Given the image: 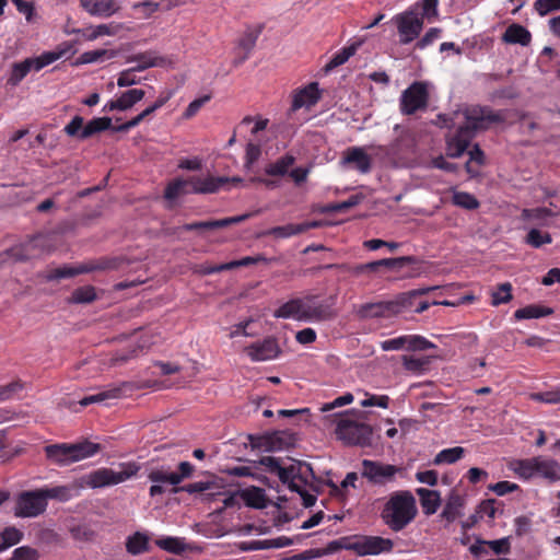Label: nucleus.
Returning <instances> with one entry per match:
<instances>
[{
  "mask_svg": "<svg viewBox=\"0 0 560 560\" xmlns=\"http://www.w3.org/2000/svg\"><path fill=\"white\" fill-rule=\"evenodd\" d=\"M502 120L499 113L487 106H468L451 115L440 114L438 116L440 127L453 128L459 124L455 133L446 138V155L452 159L462 156L477 131L486 130L490 125Z\"/></svg>",
  "mask_w": 560,
  "mask_h": 560,
  "instance_id": "obj_1",
  "label": "nucleus"
},
{
  "mask_svg": "<svg viewBox=\"0 0 560 560\" xmlns=\"http://www.w3.org/2000/svg\"><path fill=\"white\" fill-rule=\"evenodd\" d=\"M416 499L411 492H394L381 512V518L394 532L402 530L417 515Z\"/></svg>",
  "mask_w": 560,
  "mask_h": 560,
  "instance_id": "obj_2",
  "label": "nucleus"
},
{
  "mask_svg": "<svg viewBox=\"0 0 560 560\" xmlns=\"http://www.w3.org/2000/svg\"><path fill=\"white\" fill-rule=\"evenodd\" d=\"M509 467L523 479L541 477L551 483L560 480V464L552 458L536 456L526 459H514Z\"/></svg>",
  "mask_w": 560,
  "mask_h": 560,
  "instance_id": "obj_3",
  "label": "nucleus"
},
{
  "mask_svg": "<svg viewBox=\"0 0 560 560\" xmlns=\"http://www.w3.org/2000/svg\"><path fill=\"white\" fill-rule=\"evenodd\" d=\"M362 416L363 413L359 410L339 415L336 427L338 439L350 445H371L373 430L370 424L360 421Z\"/></svg>",
  "mask_w": 560,
  "mask_h": 560,
  "instance_id": "obj_4",
  "label": "nucleus"
},
{
  "mask_svg": "<svg viewBox=\"0 0 560 560\" xmlns=\"http://www.w3.org/2000/svg\"><path fill=\"white\" fill-rule=\"evenodd\" d=\"M98 451L100 444L89 441L75 444H51L45 447L47 458L59 466H67L91 457Z\"/></svg>",
  "mask_w": 560,
  "mask_h": 560,
  "instance_id": "obj_5",
  "label": "nucleus"
},
{
  "mask_svg": "<svg viewBox=\"0 0 560 560\" xmlns=\"http://www.w3.org/2000/svg\"><path fill=\"white\" fill-rule=\"evenodd\" d=\"M140 466L136 463L121 464L118 471L110 468H100L86 476V486L95 489L118 485L137 475Z\"/></svg>",
  "mask_w": 560,
  "mask_h": 560,
  "instance_id": "obj_6",
  "label": "nucleus"
},
{
  "mask_svg": "<svg viewBox=\"0 0 560 560\" xmlns=\"http://www.w3.org/2000/svg\"><path fill=\"white\" fill-rule=\"evenodd\" d=\"M433 85L428 81H416L402 91L399 106L404 115H413L427 109L430 101V90Z\"/></svg>",
  "mask_w": 560,
  "mask_h": 560,
  "instance_id": "obj_7",
  "label": "nucleus"
},
{
  "mask_svg": "<svg viewBox=\"0 0 560 560\" xmlns=\"http://www.w3.org/2000/svg\"><path fill=\"white\" fill-rule=\"evenodd\" d=\"M248 440L252 448L264 452H280L294 446L296 438L290 431H275L265 434H249Z\"/></svg>",
  "mask_w": 560,
  "mask_h": 560,
  "instance_id": "obj_8",
  "label": "nucleus"
},
{
  "mask_svg": "<svg viewBox=\"0 0 560 560\" xmlns=\"http://www.w3.org/2000/svg\"><path fill=\"white\" fill-rule=\"evenodd\" d=\"M110 128V117L93 118L84 125V118L77 115L65 126L63 131L69 137L78 140H85Z\"/></svg>",
  "mask_w": 560,
  "mask_h": 560,
  "instance_id": "obj_9",
  "label": "nucleus"
},
{
  "mask_svg": "<svg viewBox=\"0 0 560 560\" xmlns=\"http://www.w3.org/2000/svg\"><path fill=\"white\" fill-rule=\"evenodd\" d=\"M47 501L40 489L21 492L15 502L14 515L16 517H36L46 511Z\"/></svg>",
  "mask_w": 560,
  "mask_h": 560,
  "instance_id": "obj_10",
  "label": "nucleus"
},
{
  "mask_svg": "<svg viewBox=\"0 0 560 560\" xmlns=\"http://www.w3.org/2000/svg\"><path fill=\"white\" fill-rule=\"evenodd\" d=\"M393 21L395 22L400 44H409L416 39L423 26V19L419 15L418 11L410 9L400 14H397Z\"/></svg>",
  "mask_w": 560,
  "mask_h": 560,
  "instance_id": "obj_11",
  "label": "nucleus"
},
{
  "mask_svg": "<svg viewBox=\"0 0 560 560\" xmlns=\"http://www.w3.org/2000/svg\"><path fill=\"white\" fill-rule=\"evenodd\" d=\"M401 469L389 464L381 462L363 459L362 462V477L366 478L374 485H386L395 479V476Z\"/></svg>",
  "mask_w": 560,
  "mask_h": 560,
  "instance_id": "obj_12",
  "label": "nucleus"
},
{
  "mask_svg": "<svg viewBox=\"0 0 560 560\" xmlns=\"http://www.w3.org/2000/svg\"><path fill=\"white\" fill-rule=\"evenodd\" d=\"M358 545V556H375L382 552H390L394 548L392 539L380 536L359 535Z\"/></svg>",
  "mask_w": 560,
  "mask_h": 560,
  "instance_id": "obj_13",
  "label": "nucleus"
},
{
  "mask_svg": "<svg viewBox=\"0 0 560 560\" xmlns=\"http://www.w3.org/2000/svg\"><path fill=\"white\" fill-rule=\"evenodd\" d=\"M148 479L154 483L149 490L152 498L165 492V489L161 483L176 486V481L178 480V478L175 477V471L171 470L170 466L164 465L151 468L148 474Z\"/></svg>",
  "mask_w": 560,
  "mask_h": 560,
  "instance_id": "obj_14",
  "label": "nucleus"
},
{
  "mask_svg": "<svg viewBox=\"0 0 560 560\" xmlns=\"http://www.w3.org/2000/svg\"><path fill=\"white\" fill-rule=\"evenodd\" d=\"M245 351L253 361H268L279 355L280 348L277 340L269 337L261 342L252 343Z\"/></svg>",
  "mask_w": 560,
  "mask_h": 560,
  "instance_id": "obj_15",
  "label": "nucleus"
},
{
  "mask_svg": "<svg viewBox=\"0 0 560 560\" xmlns=\"http://www.w3.org/2000/svg\"><path fill=\"white\" fill-rule=\"evenodd\" d=\"M250 217H252V213H244L241 215L224 218V219H220V220L192 222V223L184 224L180 229L184 231H195V230L210 231V230L222 229V228L230 226L232 224L241 223Z\"/></svg>",
  "mask_w": 560,
  "mask_h": 560,
  "instance_id": "obj_16",
  "label": "nucleus"
},
{
  "mask_svg": "<svg viewBox=\"0 0 560 560\" xmlns=\"http://www.w3.org/2000/svg\"><path fill=\"white\" fill-rule=\"evenodd\" d=\"M320 98V92L317 82H312L305 88L296 91L293 95L291 110L295 112L302 107L310 108Z\"/></svg>",
  "mask_w": 560,
  "mask_h": 560,
  "instance_id": "obj_17",
  "label": "nucleus"
},
{
  "mask_svg": "<svg viewBox=\"0 0 560 560\" xmlns=\"http://www.w3.org/2000/svg\"><path fill=\"white\" fill-rule=\"evenodd\" d=\"M322 224L318 221L303 222L299 224H287L275 226L264 233L266 236H273L275 238H288L307 232L311 229L319 228Z\"/></svg>",
  "mask_w": 560,
  "mask_h": 560,
  "instance_id": "obj_18",
  "label": "nucleus"
},
{
  "mask_svg": "<svg viewBox=\"0 0 560 560\" xmlns=\"http://www.w3.org/2000/svg\"><path fill=\"white\" fill-rule=\"evenodd\" d=\"M357 315L361 319L392 317L394 316L392 301L362 304L358 307Z\"/></svg>",
  "mask_w": 560,
  "mask_h": 560,
  "instance_id": "obj_19",
  "label": "nucleus"
},
{
  "mask_svg": "<svg viewBox=\"0 0 560 560\" xmlns=\"http://www.w3.org/2000/svg\"><path fill=\"white\" fill-rule=\"evenodd\" d=\"M311 302L312 299L304 303V314L302 315L303 322H325L336 317V312L329 304H312Z\"/></svg>",
  "mask_w": 560,
  "mask_h": 560,
  "instance_id": "obj_20",
  "label": "nucleus"
},
{
  "mask_svg": "<svg viewBox=\"0 0 560 560\" xmlns=\"http://www.w3.org/2000/svg\"><path fill=\"white\" fill-rule=\"evenodd\" d=\"M80 4L89 14L101 18L112 16L119 9L115 0H80Z\"/></svg>",
  "mask_w": 560,
  "mask_h": 560,
  "instance_id": "obj_21",
  "label": "nucleus"
},
{
  "mask_svg": "<svg viewBox=\"0 0 560 560\" xmlns=\"http://www.w3.org/2000/svg\"><path fill=\"white\" fill-rule=\"evenodd\" d=\"M145 95L141 89H131L124 92L117 100L110 101L105 105L107 110H128L135 104L140 102Z\"/></svg>",
  "mask_w": 560,
  "mask_h": 560,
  "instance_id": "obj_22",
  "label": "nucleus"
},
{
  "mask_svg": "<svg viewBox=\"0 0 560 560\" xmlns=\"http://www.w3.org/2000/svg\"><path fill=\"white\" fill-rule=\"evenodd\" d=\"M342 164H354L360 173H369L372 167V160L360 147L349 148L341 161Z\"/></svg>",
  "mask_w": 560,
  "mask_h": 560,
  "instance_id": "obj_23",
  "label": "nucleus"
},
{
  "mask_svg": "<svg viewBox=\"0 0 560 560\" xmlns=\"http://www.w3.org/2000/svg\"><path fill=\"white\" fill-rule=\"evenodd\" d=\"M127 387H130V384L126 382L118 386H108L104 390L83 397L79 404L82 407H86L91 404L103 402L108 399H117L122 396L124 389Z\"/></svg>",
  "mask_w": 560,
  "mask_h": 560,
  "instance_id": "obj_24",
  "label": "nucleus"
},
{
  "mask_svg": "<svg viewBox=\"0 0 560 560\" xmlns=\"http://www.w3.org/2000/svg\"><path fill=\"white\" fill-rule=\"evenodd\" d=\"M130 61H136L133 70L143 71L151 67H166L171 65L167 57L160 56L154 51H145L131 57Z\"/></svg>",
  "mask_w": 560,
  "mask_h": 560,
  "instance_id": "obj_25",
  "label": "nucleus"
},
{
  "mask_svg": "<svg viewBox=\"0 0 560 560\" xmlns=\"http://www.w3.org/2000/svg\"><path fill=\"white\" fill-rule=\"evenodd\" d=\"M502 40L506 44H518L528 46L532 42L530 32L521 24L513 23L506 27L502 35Z\"/></svg>",
  "mask_w": 560,
  "mask_h": 560,
  "instance_id": "obj_26",
  "label": "nucleus"
},
{
  "mask_svg": "<svg viewBox=\"0 0 560 560\" xmlns=\"http://www.w3.org/2000/svg\"><path fill=\"white\" fill-rule=\"evenodd\" d=\"M302 462L292 459V463L289 466H282V470L280 474V481L283 485H287L291 491H300L299 479L303 475L301 471Z\"/></svg>",
  "mask_w": 560,
  "mask_h": 560,
  "instance_id": "obj_27",
  "label": "nucleus"
},
{
  "mask_svg": "<svg viewBox=\"0 0 560 560\" xmlns=\"http://www.w3.org/2000/svg\"><path fill=\"white\" fill-rule=\"evenodd\" d=\"M464 505V498L457 492L452 491L446 500V503L440 516L446 520L447 523H452L457 517L462 516Z\"/></svg>",
  "mask_w": 560,
  "mask_h": 560,
  "instance_id": "obj_28",
  "label": "nucleus"
},
{
  "mask_svg": "<svg viewBox=\"0 0 560 560\" xmlns=\"http://www.w3.org/2000/svg\"><path fill=\"white\" fill-rule=\"evenodd\" d=\"M238 495L249 508L261 510L267 506V498L262 488L252 486L240 490Z\"/></svg>",
  "mask_w": 560,
  "mask_h": 560,
  "instance_id": "obj_29",
  "label": "nucleus"
},
{
  "mask_svg": "<svg viewBox=\"0 0 560 560\" xmlns=\"http://www.w3.org/2000/svg\"><path fill=\"white\" fill-rule=\"evenodd\" d=\"M416 493L420 499V504L425 515H432L438 511L441 504V497L439 491L429 490L427 488H418Z\"/></svg>",
  "mask_w": 560,
  "mask_h": 560,
  "instance_id": "obj_30",
  "label": "nucleus"
},
{
  "mask_svg": "<svg viewBox=\"0 0 560 560\" xmlns=\"http://www.w3.org/2000/svg\"><path fill=\"white\" fill-rule=\"evenodd\" d=\"M155 545L162 550H165L174 555H182L185 551H191L197 549L196 547H192L191 545L187 544L184 538L172 536L156 539Z\"/></svg>",
  "mask_w": 560,
  "mask_h": 560,
  "instance_id": "obj_31",
  "label": "nucleus"
},
{
  "mask_svg": "<svg viewBox=\"0 0 560 560\" xmlns=\"http://www.w3.org/2000/svg\"><path fill=\"white\" fill-rule=\"evenodd\" d=\"M560 215V209L552 210L546 207H538L533 209H523L521 218L524 221H536L541 226H548L547 219L550 217Z\"/></svg>",
  "mask_w": 560,
  "mask_h": 560,
  "instance_id": "obj_32",
  "label": "nucleus"
},
{
  "mask_svg": "<svg viewBox=\"0 0 560 560\" xmlns=\"http://www.w3.org/2000/svg\"><path fill=\"white\" fill-rule=\"evenodd\" d=\"M122 262L124 260L120 257H102L82 264V267L84 273L93 271H109L118 269Z\"/></svg>",
  "mask_w": 560,
  "mask_h": 560,
  "instance_id": "obj_33",
  "label": "nucleus"
},
{
  "mask_svg": "<svg viewBox=\"0 0 560 560\" xmlns=\"http://www.w3.org/2000/svg\"><path fill=\"white\" fill-rule=\"evenodd\" d=\"M126 550L132 556H138L150 550V538L145 533L136 532L126 539Z\"/></svg>",
  "mask_w": 560,
  "mask_h": 560,
  "instance_id": "obj_34",
  "label": "nucleus"
},
{
  "mask_svg": "<svg viewBox=\"0 0 560 560\" xmlns=\"http://www.w3.org/2000/svg\"><path fill=\"white\" fill-rule=\"evenodd\" d=\"M305 301L301 299H293L281 305L273 314L277 318H295L303 320Z\"/></svg>",
  "mask_w": 560,
  "mask_h": 560,
  "instance_id": "obj_35",
  "label": "nucleus"
},
{
  "mask_svg": "<svg viewBox=\"0 0 560 560\" xmlns=\"http://www.w3.org/2000/svg\"><path fill=\"white\" fill-rule=\"evenodd\" d=\"M37 248L35 240H31L24 244L10 248L7 254L18 262L28 261L36 257Z\"/></svg>",
  "mask_w": 560,
  "mask_h": 560,
  "instance_id": "obj_36",
  "label": "nucleus"
},
{
  "mask_svg": "<svg viewBox=\"0 0 560 560\" xmlns=\"http://www.w3.org/2000/svg\"><path fill=\"white\" fill-rule=\"evenodd\" d=\"M551 314H553V310L551 307L542 306L539 304H530L525 307L516 310L514 313V317L517 320H522L546 317Z\"/></svg>",
  "mask_w": 560,
  "mask_h": 560,
  "instance_id": "obj_37",
  "label": "nucleus"
},
{
  "mask_svg": "<svg viewBox=\"0 0 560 560\" xmlns=\"http://www.w3.org/2000/svg\"><path fill=\"white\" fill-rule=\"evenodd\" d=\"M229 180L230 178L225 176L214 177L209 175L205 177L199 176V182H197V184L201 186L199 188V190H201V195H207L218 192L221 189V187Z\"/></svg>",
  "mask_w": 560,
  "mask_h": 560,
  "instance_id": "obj_38",
  "label": "nucleus"
},
{
  "mask_svg": "<svg viewBox=\"0 0 560 560\" xmlns=\"http://www.w3.org/2000/svg\"><path fill=\"white\" fill-rule=\"evenodd\" d=\"M97 298L96 290L93 285H84L77 288L68 302L72 304H89L95 301Z\"/></svg>",
  "mask_w": 560,
  "mask_h": 560,
  "instance_id": "obj_39",
  "label": "nucleus"
},
{
  "mask_svg": "<svg viewBox=\"0 0 560 560\" xmlns=\"http://www.w3.org/2000/svg\"><path fill=\"white\" fill-rule=\"evenodd\" d=\"M23 539V533L14 526L5 527L0 533V552L19 544Z\"/></svg>",
  "mask_w": 560,
  "mask_h": 560,
  "instance_id": "obj_40",
  "label": "nucleus"
},
{
  "mask_svg": "<svg viewBox=\"0 0 560 560\" xmlns=\"http://www.w3.org/2000/svg\"><path fill=\"white\" fill-rule=\"evenodd\" d=\"M465 454V448L462 446H455L451 448L442 450L436 454L433 459L435 465L441 464H454L459 460Z\"/></svg>",
  "mask_w": 560,
  "mask_h": 560,
  "instance_id": "obj_41",
  "label": "nucleus"
},
{
  "mask_svg": "<svg viewBox=\"0 0 560 560\" xmlns=\"http://www.w3.org/2000/svg\"><path fill=\"white\" fill-rule=\"evenodd\" d=\"M294 158L292 155H284L278 159L275 163H270L266 166L265 172L270 176H283L288 173L290 166L294 164Z\"/></svg>",
  "mask_w": 560,
  "mask_h": 560,
  "instance_id": "obj_42",
  "label": "nucleus"
},
{
  "mask_svg": "<svg viewBox=\"0 0 560 560\" xmlns=\"http://www.w3.org/2000/svg\"><path fill=\"white\" fill-rule=\"evenodd\" d=\"M416 298L411 291L398 294L392 300L393 313L397 315L404 311L415 310Z\"/></svg>",
  "mask_w": 560,
  "mask_h": 560,
  "instance_id": "obj_43",
  "label": "nucleus"
},
{
  "mask_svg": "<svg viewBox=\"0 0 560 560\" xmlns=\"http://www.w3.org/2000/svg\"><path fill=\"white\" fill-rule=\"evenodd\" d=\"M259 33H260V31H257V32L248 31L238 39L237 46L240 49H242L244 51V54L240 58V60L235 61V65H240L245 59H247L249 52L253 50V48L256 45V40L258 38Z\"/></svg>",
  "mask_w": 560,
  "mask_h": 560,
  "instance_id": "obj_44",
  "label": "nucleus"
},
{
  "mask_svg": "<svg viewBox=\"0 0 560 560\" xmlns=\"http://www.w3.org/2000/svg\"><path fill=\"white\" fill-rule=\"evenodd\" d=\"M357 48H358L357 45H351V46L342 48L325 66V71L329 72L332 69H335V68L343 65L345 62H347L349 60V58L355 54Z\"/></svg>",
  "mask_w": 560,
  "mask_h": 560,
  "instance_id": "obj_45",
  "label": "nucleus"
},
{
  "mask_svg": "<svg viewBox=\"0 0 560 560\" xmlns=\"http://www.w3.org/2000/svg\"><path fill=\"white\" fill-rule=\"evenodd\" d=\"M452 201L455 206L467 210H475L479 207L478 199L466 191H454Z\"/></svg>",
  "mask_w": 560,
  "mask_h": 560,
  "instance_id": "obj_46",
  "label": "nucleus"
},
{
  "mask_svg": "<svg viewBox=\"0 0 560 560\" xmlns=\"http://www.w3.org/2000/svg\"><path fill=\"white\" fill-rule=\"evenodd\" d=\"M430 362H431L430 357H421V358L407 357V355L402 357L404 368L407 371H410L413 373H422L423 371L427 370Z\"/></svg>",
  "mask_w": 560,
  "mask_h": 560,
  "instance_id": "obj_47",
  "label": "nucleus"
},
{
  "mask_svg": "<svg viewBox=\"0 0 560 560\" xmlns=\"http://www.w3.org/2000/svg\"><path fill=\"white\" fill-rule=\"evenodd\" d=\"M81 273H84L82 265H80L79 267L65 266V267L56 268V269L49 271L46 275V280L54 281V280H60V279H65V278H72V277L81 275Z\"/></svg>",
  "mask_w": 560,
  "mask_h": 560,
  "instance_id": "obj_48",
  "label": "nucleus"
},
{
  "mask_svg": "<svg viewBox=\"0 0 560 560\" xmlns=\"http://www.w3.org/2000/svg\"><path fill=\"white\" fill-rule=\"evenodd\" d=\"M31 71L28 62L25 60L12 65L11 74L8 79V84L18 85Z\"/></svg>",
  "mask_w": 560,
  "mask_h": 560,
  "instance_id": "obj_49",
  "label": "nucleus"
},
{
  "mask_svg": "<svg viewBox=\"0 0 560 560\" xmlns=\"http://www.w3.org/2000/svg\"><path fill=\"white\" fill-rule=\"evenodd\" d=\"M217 488L218 487L214 481L207 480L188 483L183 487H176L173 489V492L177 493L179 491H184L187 493H201Z\"/></svg>",
  "mask_w": 560,
  "mask_h": 560,
  "instance_id": "obj_50",
  "label": "nucleus"
},
{
  "mask_svg": "<svg viewBox=\"0 0 560 560\" xmlns=\"http://www.w3.org/2000/svg\"><path fill=\"white\" fill-rule=\"evenodd\" d=\"M525 242L534 248H539L545 244H550L552 237L549 233H542L538 229H530L526 235Z\"/></svg>",
  "mask_w": 560,
  "mask_h": 560,
  "instance_id": "obj_51",
  "label": "nucleus"
},
{
  "mask_svg": "<svg viewBox=\"0 0 560 560\" xmlns=\"http://www.w3.org/2000/svg\"><path fill=\"white\" fill-rule=\"evenodd\" d=\"M188 190L186 187L185 179L176 178L167 184L164 190V197L168 200H174L182 195H187Z\"/></svg>",
  "mask_w": 560,
  "mask_h": 560,
  "instance_id": "obj_52",
  "label": "nucleus"
},
{
  "mask_svg": "<svg viewBox=\"0 0 560 560\" xmlns=\"http://www.w3.org/2000/svg\"><path fill=\"white\" fill-rule=\"evenodd\" d=\"M512 284L510 282L501 283L497 291L492 293V305L498 306L512 300Z\"/></svg>",
  "mask_w": 560,
  "mask_h": 560,
  "instance_id": "obj_53",
  "label": "nucleus"
},
{
  "mask_svg": "<svg viewBox=\"0 0 560 560\" xmlns=\"http://www.w3.org/2000/svg\"><path fill=\"white\" fill-rule=\"evenodd\" d=\"M113 56H114V52H109L106 49L90 50V51H85V52L81 54L77 60V63H80V65L93 63V62L103 60L104 57L110 58Z\"/></svg>",
  "mask_w": 560,
  "mask_h": 560,
  "instance_id": "obj_54",
  "label": "nucleus"
},
{
  "mask_svg": "<svg viewBox=\"0 0 560 560\" xmlns=\"http://www.w3.org/2000/svg\"><path fill=\"white\" fill-rule=\"evenodd\" d=\"M70 50H71V46L68 44H65L63 46L57 47V49H55L52 51L43 52L39 56V59L46 67V66H49L52 62L57 61L58 59L65 57L68 52H70Z\"/></svg>",
  "mask_w": 560,
  "mask_h": 560,
  "instance_id": "obj_55",
  "label": "nucleus"
},
{
  "mask_svg": "<svg viewBox=\"0 0 560 560\" xmlns=\"http://www.w3.org/2000/svg\"><path fill=\"white\" fill-rule=\"evenodd\" d=\"M70 50H71V46L68 44H65L63 46L57 47V49H55L52 51L43 52L39 56V59L46 67V66H49L52 62L57 61L58 59L65 57L68 52H70Z\"/></svg>",
  "mask_w": 560,
  "mask_h": 560,
  "instance_id": "obj_56",
  "label": "nucleus"
},
{
  "mask_svg": "<svg viewBox=\"0 0 560 560\" xmlns=\"http://www.w3.org/2000/svg\"><path fill=\"white\" fill-rule=\"evenodd\" d=\"M406 343H407V349L411 350V351L427 350V349L435 348L434 343H432L424 337L418 336V335L406 336Z\"/></svg>",
  "mask_w": 560,
  "mask_h": 560,
  "instance_id": "obj_57",
  "label": "nucleus"
},
{
  "mask_svg": "<svg viewBox=\"0 0 560 560\" xmlns=\"http://www.w3.org/2000/svg\"><path fill=\"white\" fill-rule=\"evenodd\" d=\"M40 490L45 497V501H47V499H59L61 501H67L71 497L70 489L66 486L45 488Z\"/></svg>",
  "mask_w": 560,
  "mask_h": 560,
  "instance_id": "obj_58",
  "label": "nucleus"
},
{
  "mask_svg": "<svg viewBox=\"0 0 560 560\" xmlns=\"http://www.w3.org/2000/svg\"><path fill=\"white\" fill-rule=\"evenodd\" d=\"M418 260L413 256H402L396 258H384L381 259L382 267H387L390 269H401L408 265L416 264Z\"/></svg>",
  "mask_w": 560,
  "mask_h": 560,
  "instance_id": "obj_59",
  "label": "nucleus"
},
{
  "mask_svg": "<svg viewBox=\"0 0 560 560\" xmlns=\"http://www.w3.org/2000/svg\"><path fill=\"white\" fill-rule=\"evenodd\" d=\"M24 388L21 381H13L7 385L0 386V402L13 398L19 392Z\"/></svg>",
  "mask_w": 560,
  "mask_h": 560,
  "instance_id": "obj_60",
  "label": "nucleus"
},
{
  "mask_svg": "<svg viewBox=\"0 0 560 560\" xmlns=\"http://www.w3.org/2000/svg\"><path fill=\"white\" fill-rule=\"evenodd\" d=\"M12 3L16 7V10L25 16V20L28 23L35 21L36 13L33 2L25 0H11Z\"/></svg>",
  "mask_w": 560,
  "mask_h": 560,
  "instance_id": "obj_61",
  "label": "nucleus"
},
{
  "mask_svg": "<svg viewBox=\"0 0 560 560\" xmlns=\"http://www.w3.org/2000/svg\"><path fill=\"white\" fill-rule=\"evenodd\" d=\"M39 559V552L30 547V546H22L16 548L13 551V555L8 560H38Z\"/></svg>",
  "mask_w": 560,
  "mask_h": 560,
  "instance_id": "obj_62",
  "label": "nucleus"
},
{
  "mask_svg": "<svg viewBox=\"0 0 560 560\" xmlns=\"http://www.w3.org/2000/svg\"><path fill=\"white\" fill-rule=\"evenodd\" d=\"M534 8L539 15L544 16L552 11L560 10V0H536Z\"/></svg>",
  "mask_w": 560,
  "mask_h": 560,
  "instance_id": "obj_63",
  "label": "nucleus"
},
{
  "mask_svg": "<svg viewBox=\"0 0 560 560\" xmlns=\"http://www.w3.org/2000/svg\"><path fill=\"white\" fill-rule=\"evenodd\" d=\"M258 464L266 467L270 474H275L280 477L283 465L279 458L272 456H264L258 460Z\"/></svg>",
  "mask_w": 560,
  "mask_h": 560,
  "instance_id": "obj_64",
  "label": "nucleus"
}]
</instances>
